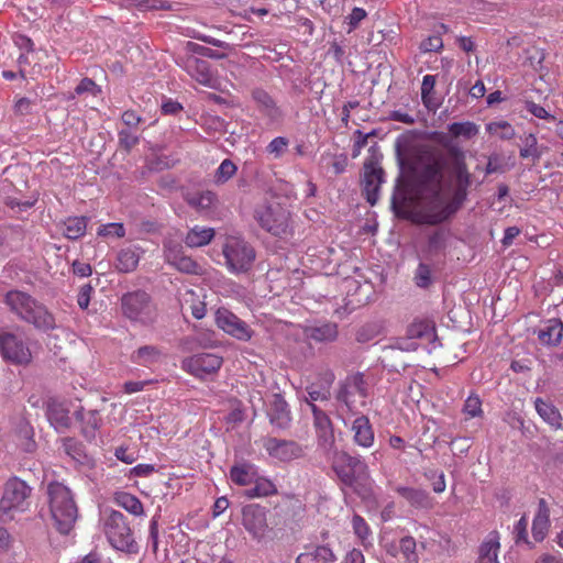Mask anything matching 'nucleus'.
I'll return each instance as SVG.
<instances>
[{
    "instance_id": "obj_1",
    "label": "nucleus",
    "mask_w": 563,
    "mask_h": 563,
    "mask_svg": "<svg viewBox=\"0 0 563 563\" xmlns=\"http://www.w3.org/2000/svg\"><path fill=\"white\" fill-rule=\"evenodd\" d=\"M449 162L442 153L428 155L415 172L420 209L412 210L406 192L395 191L391 210L399 219L415 224L438 225L456 214L467 199L473 175L468 172L464 151L444 143Z\"/></svg>"
},
{
    "instance_id": "obj_2",
    "label": "nucleus",
    "mask_w": 563,
    "mask_h": 563,
    "mask_svg": "<svg viewBox=\"0 0 563 563\" xmlns=\"http://www.w3.org/2000/svg\"><path fill=\"white\" fill-rule=\"evenodd\" d=\"M4 303L20 320L32 324L36 330L48 332L56 328L53 313L30 294L21 290H9Z\"/></svg>"
},
{
    "instance_id": "obj_3",
    "label": "nucleus",
    "mask_w": 563,
    "mask_h": 563,
    "mask_svg": "<svg viewBox=\"0 0 563 563\" xmlns=\"http://www.w3.org/2000/svg\"><path fill=\"white\" fill-rule=\"evenodd\" d=\"M47 496L54 526L59 533L68 534L78 517L71 490L59 482H52L47 486Z\"/></svg>"
},
{
    "instance_id": "obj_4",
    "label": "nucleus",
    "mask_w": 563,
    "mask_h": 563,
    "mask_svg": "<svg viewBox=\"0 0 563 563\" xmlns=\"http://www.w3.org/2000/svg\"><path fill=\"white\" fill-rule=\"evenodd\" d=\"M32 488L26 482L13 476L4 484L3 495L0 499V520L8 522L13 520L14 511H25L29 507V498Z\"/></svg>"
},
{
    "instance_id": "obj_5",
    "label": "nucleus",
    "mask_w": 563,
    "mask_h": 563,
    "mask_svg": "<svg viewBox=\"0 0 563 563\" xmlns=\"http://www.w3.org/2000/svg\"><path fill=\"white\" fill-rule=\"evenodd\" d=\"M103 531L114 549L126 553L139 551L132 530L122 512L111 510L103 519Z\"/></svg>"
},
{
    "instance_id": "obj_6",
    "label": "nucleus",
    "mask_w": 563,
    "mask_h": 563,
    "mask_svg": "<svg viewBox=\"0 0 563 563\" xmlns=\"http://www.w3.org/2000/svg\"><path fill=\"white\" fill-rule=\"evenodd\" d=\"M121 310L125 318L142 325H150L156 319V308L150 294L134 290L121 297Z\"/></svg>"
},
{
    "instance_id": "obj_7",
    "label": "nucleus",
    "mask_w": 563,
    "mask_h": 563,
    "mask_svg": "<svg viewBox=\"0 0 563 563\" xmlns=\"http://www.w3.org/2000/svg\"><path fill=\"white\" fill-rule=\"evenodd\" d=\"M227 268L232 274H245L252 269L256 258V251L251 243L244 239L230 236L222 247Z\"/></svg>"
},
{
    "instance_id": "obj_8",
    "label": "nucleus",
    "mask_w": 563,
    "mask_h": 563,
    "mask_svg": "<svg viewBox=\"0 0 563 563\" xmlns=\"http://www.w3.org/2000/svg\"><path fill=\"white\" fill-rule=\"evenodd\" d=\"M332 468L339 479L349 487L365 479L368 476V467L360 455H351L344 451H334L332 456Z\"/></svg>"
},
{
    "instance_id": "obj_9",
    "label": "nucleus",
    "mask_w": 563,
    "mask_h": 563,
    "mask_svg": "<svg viewBox=\"0 0 563 563\" xmlns=\"http://www.w3.org/2000/svg\"><path fill=\"white\" fill-rule=\"evenodd\" d=\"M0 355L5 362L16 366H26L33 358L24 335L3 329L0 330Z\"/></svg>"
},
{
    "instance_id": "obj_10",
    "label": "nucleus",
    "mask_w": 563,
    "mask_h": 563,
    "mask_svg": "<svg viewBox=\"0 0 563 563\" xmlns=\"http://www.w3.org/2000/svg\"><path fill=\"white\" fill-rule=\"evenodd\" d=\"M255 219L272 235L283 238L289 232V212L279 203L260 206L255 210Z\"/></svg>"
},
{
    "instance_id": "obj_11",
    "label": "nucleus",
    "mask_w": 563,
    "mask_h": 563,
    "mask_svg": "<svg viewBox=\"0 0 563 563\" xmlns=\"http://www.w3.org/2000/svg\"><path fill=\"white\" fill-rule=\"evenodd\" d=\"M251 96L255 102L256 110L265 120L267 126L278 128L283 125L286 112L273 96L263 88L253 89Z\"/></svg>"
},
{
    "instance_id": "obj_12",
    "label": "nucleus",
    "mask_w": 563,
    "mask_h": 563,
    "mask_svg": "<svg viewBox=\"0 0 563 563\" xmlns=\"http://www.w3.org/2000/svg\"><path fill=\"white\" fill-rule=\"evenodd\" d=\"M358 394L361 397H367V384L363 373H355L346 376L339 383L335 399L345 406L347 412L356 415L353 396Z\"/></svg>"
},
{
    "instance_id": "obj_13",
    "label": "nucleus",
    "mask_w": 563,
    "mask_h": 563,
    "mask_svg": "<svg viewBox=\"0 0 563 563\" xmlns=\"http://www.w3.org/2000/svg\"><path fill=\"white\" fill-rule=\"evenodd\" d=\"M175 63L181 67L190 77L197 80L199 84L212 87L216 78L211 71L210 64L191 54H178L175 57Z\"/></svg>"
},
{
    "instance_id": "obj_14",
    "label": "nucleus",
    "mask_w": 563,
    "mask_h": 563,
    "mask_svg": "<svg viewBox=\"0 0 563 563\" xmlns=\"http://www.w3.org/2000/svg\"><path fill=\"white\" fill-rule=\"evenodd\" d=\"M221 356L213 353H199L185 358L181 368L198 378L217 373L222 366Z\"/></svg>"
},
{
    "instance_id": "obj_15",
    "label": "nucleus",
    "mask_w": 563,
    "mask_h": 563,
    "mask_svg": "<svg viewBox=\"0 0 563 563\" xmlns=\"http://www.w3.org/2000/svg\"><path fill=\"white\" fill-rule=\"evenodd\" d=\"M242 525L254 539H262L268 529L266 508L256 504L244 506Z\"/></svg>"
},
{
    "instance_id": "obj_16",
    "label": "nucleus",
    "mask_w": 563,
    "mask_h": 563,
    "mask_svg": "<svg viewBox=\"0 0 563 563\" xmlns=\"http://www.w3.org/2000/svg\"><path fill=\"white\" fill-rule=\"evenodd\" d=\"M263 446L271 457L280 462H290L303 454L301 445L292 440L269 437L264 439Z\"/></svg>"
},
{
    "instance_id": "obj_17",
    "label": "nucleus",
    "mask_w": 563,
    "mask_h": 563,
    "mask_svg": "<svg viewBox=\"0 0 563 563\" xmlns=\"http://www.w3.org/2000/svg\"><path fill=\"white\" fill-rule=\"evenodd\" d=\"M377 162L374 157L366 159L364 163V195L366 201L371 206H375L379 199V188L384 183L385 173L382 167L376 166Z\"/></svg>"
},
{
    "instance_id": "obj_18",
    "label": "nucleus",
    "mask_w": 563,
    "mask_h": 563,
    "mask_svg": "<svg viewBox=\"0 0 563 563\" xmlns=\"http://www.w3.org/2000/svg\"><path fill=\"white\" fill-rule=\"evenodd\" d=\"M216 323L220 329L238 340L247 341L252 336V331L249 325L225 308H219L217 310Z\"/></svg>"
},
{
    "instance_id": "obj_19",
    "label": "nucleus",
    "mask_w": 563,
    "mask_h": 563,
    "mask_svg": "<svg viewBox=\"0 0 563 563\" xmlns=\"http://www.w3.org/2000/svg\"><path fill=\"white\" fill-rule=\"evenodd\" d=\"M318 443L327 452L334 449L335 439L330 417L314 404H310Z\"/></svg>"
},
{
    "instance_id": "obj_20",
    "label": "nucleus",
    "mask_w": 563,
    "mask_h": 563,
    "mask_svg": "<svg viewBox=\"0 0 563 563\" xmlns=\"http://www.w3.org/2000/svg\"><path fill=\"white\" fill-rule=\"evenodd\" d=\"M266 415L269 423L279 430H286L291 423V412L287 401L280 394H273L268 400Z\"/></svg>"
},
{
    "instance_id": "obj_21",
    "label": "nucleus",
    "mask_w": 563,
    "mask_h": 563,
    "mask_svg": "<svg viewBox=\"0 0 563 563\" xmlns=\"http://www.w3.org/2000/svg\"><path fill=\"white\" fill-rule=\"evenodd\" d=\"M63 452L71 459L75 466L79 470H92L96 462L92 456L86 452V448L76 438H64L62 439Z\"/></svg>"
},
{
    "instance_id": "obj_22",
    "label": "nucleus",
    "mask_w": 563,
    "mask_h": 563,
    "mask_svg": "<svg viewBox=\"0 0 563 563\" xmlns=\"http://www.w3.org/2000/svg\"><path fill=\"white\" fill-rule=\"evenodd\" d=\"M536 332L541 344L556 346L563 338V321L559 318L548 319L540 324Z\"/></svg>"
},
{
    "instance_id": "obj_23",
    "label": "nucleus",
    "mask_w": 563,
    "mask_h": 563,
    "mask_svg": "<svg viewBox=\"0 0 563 563\" xmlns=\"http://www.w3.org/2000/svg\"><path fill=\"white\" fill-rule=\"evenodd\" d=\"M351 431L353 432V441L356 445L371 448L374 444L375 434L367 416H357L352 422Z\"/></svg>"
},
{
    "instance_id": "obj_24",
    "label": "nucleus",
    "mask_w": 563,
    "mask_h": 563,
    "mask_svg": "<svg viewBox=\"0 0 563 563\" xmlns=\"http://www.w3.org/2000/svg\"><path fill=\"white\" fill-rule=\"evenodd\" d=\"M307 339L318 343H329L336 340L339 331L336 323L324 322L321 324L307 325L303 329Z\"/></svg>"
},
{
    "instance_id": "obj_25",
    "label": "nucleus",
    "mask_w": 563,
    "mask_h": 563,
    "mask_svg": "<svg viewBox=\"0 0 563 563\" xmlns=\"http://www.w3.org/2000/svg\"><path fill=\"white\" fill-rule=\"evenodd\" d=\"M396 492L415 508L429 509L432 507V498L430 497L429 493L424 489L407 486H397Z\"/></svg>"
},
{
    "instance_id": "obj_26",
    "label": "nucleus",
    "mask_w": 563,
    "mask_h": 563,
    "mask_svg": "<svg viewBox=\"0 0 563 563\" xmlns=\"http://www.w3.org/2000/svg\"><path fill=\"white\" fill-rule=\"evenodd\" d=\"M47 418L56 430L68 429L71 424L69 409L62 402L51 401L47 407Z\"/></svg>"
},
{
    "instance_id": "obj_27",
    "label": "nucleus",
    "mask_w": 563,
    "mask_h": 563,
    "mask_svg": "<svg viewBox=\"0 0 563 563\" xmlns=\"http://www.w3.org/2000/svg\"><path fill=\"white\" fill-rule=\"evenodd\" d=\"M140 251V247L133 245L121 249L117 254L115 268L121 273L135 271L141 257Z\"/></svg>"
},
{
    "instance_id": "obj_28",
    "label": "nucleus",
    "mask_w": 563,
    "mask_h": 563,
    "mask_svg": "<svg viewBox=\"0 0 563 563\" xmlns=\"http://www.w3.org/2000/svg\"><path fill=\"white\" fill-rule=\"evenodd\" d=\"M163 356L162 350L156 345H143L131 354V362L148 367L159 362Z\"/></svg>"
},
{
    "instance_id": "obj_29",
    "label": "nucleus",
    "mask_w": 563,
    "mask_h": 563,
    "mask_svg": "<svg viewBox=\"0 0 563 563\" xmlns=\"http://www.w3.org/2000/svg\"><path fill=\"white\" fill-rule=\"evenodd\" d=\"M534 407L539 416L547 423L555 429L562 428V416L553 404L545 401L542 398H537L534 401Z\"/></svg>"
},
{
    "instance_id": "obj_30",
    "label": "nucleus",
    "mask_w": 563,
    "mask_h": 563,
    "mask_svg": "<svg viewBox=\"0 0 563 563\" xmlns=\"http://www.w3.org/2000/svg\"><path fill=\"white\" fill-rule=\"evenodd\" d=\"M214 238V230L212 228L194 227L190 229L185 238V243L189 247H200L209 244Z\"/></svg>"
},
{
    "instance_id": "obj_31",
    "label": "nucleus",
    "mask_w": 563,
    "mask_h": 563,
    "mask_svg": "<svg viewBox=\"0 0 563 563\" xmlns=\"http://www.w3.org/2000/svg\"><path fill=\"white\" fill-rule=\"evenodd\" d=\"M409 338L423 339L427 341H437L435 328L429 320L413 321L407 330Z\"/></svg>"
},
{
    "instance_id": "obj_32",
    "label": "nucleus",
    "mask_w": 563,
    "mask_h": 563,
    "mask_svg": "<svg viewBox=\"0 0 563 563\" xmlns=\"http://www.w3.org/2000/svg\"><path fill=\"white\" fill-rule=\"evenodd\" d=\"M334 554L328 547H317L312 552L300 553L296 563H330L334 561Z\"/></svg>"
},
{
    "instance_id": "obj_33",
    "label": "nucleus",
    "mask_w": 563,
    "mask_h": 563,
    "mask_svg": "<svg viewBox=\"0 0 563 563\" xmlns=\"http://www.w3.org/2000/svg\"><path fill=\"white\" fill-rule=\"evenodd\" d=\"M256 477L254 466L251 464L234 465L230 470L231 481L240 486H246L253 483Z\"/></svg>"
},
{
    "instance_id": "obj_34",
    "label": "nucleus",
    "mask_w": 563,
    "mask_h": 563,
    "mask_svg": "<svg viewBox=\"0 0 563 563\" xmlns=\"http://www.w3.org/2000/svg\"><path fill=\"white\" fill-rule=\"evenodd\" d=\"M87 217H69L64 221V235L69 240H78L87 230Z\"/></svg>"
},
{
    "instance_id": "obj_35",
    "label": "nucleus",
    "mask_w": 563,
    "mask_h": 563,
    "mask_svg": "<svg viewBox=\"0 0 563 563\" xmlns=\"http://www.w3.org/2000/svg\"><path fill=\"white\" fill-rule=\"evenodd\" d=\"M254 486L245 490V496L249 498L267 497L277 494L275 484L264 477H255Z\"/></svg>"
},
{
    "instance_id": "obj_36",
    "label": "nucleus",
    "mask_w": 563,
    "mask_h": 563,
    "mask_svg": "<svg viewBox=\"0 0 563 563\" xmlns=\"http://www.w3.org/2000/svg\"><path fill=\"white\" fill-rule=\"evenodd\" d=\"M181 54H191L194 56L199 55L212 59H224L227 58L225 53H220L218 51H214L212 48H209L207 46H202L198 43L188 41L184 44Z\"/></svg>"
},
{
    "instance_id": "obj_37",
    "label": "nucleus",
    "mask_w": 563,
    "mask_h": 563,
    "mask_svg": "<svg viewBox=\"0 0 563 563\" xmlns=\"http://www.w3.org/2000/svg\"><path fill=\"white\" fill-rule=\"evenodd\" d=\"M523 146L520 148L521 158H532L539 161L541 157V151L538 147V140L533 133L523 134L520 136Z\"/></svg>"
},
{
    "instance_id": "obj_38",
    "label": "nucleus",
    "mask_w": 563,
    "mask_h": 563,
    "mask_svg": "<svg viewBox=\"0 0 563 563\" xmlns=\"http://www.w3.org/2000/svg\"><path fill=\"white\" fill-rule=\"evenodd\" d=\"M184 255L185 251L180 242L173 239L164 240L163 256L168 265L174 266L178 258H180Z\"/></svg>"
},
{
    "instance_id": "obj_39",
    "label": "nucleus",
    "mask_w": 563,
    "mask_h": 563,
    "mask_svg": "<svg viewBox=\"0 0 563 563\" xmlns=\"http://www.w3.org/2000/svg\"><path fill=\"white\" fill-rule=\"evenodd\" d=\"M494 538L485 541L479 548V563H498L497 551L499 542L497 540V532H494Z\"/></svg>"
},
{
    "instance_id": "obj_40",
    "label": "nucleus",
    "mask_w": 563,
    "mask_h": 563,
    "mask_svg": "<svg viewBox=\"0 0 563 563\" xmlns=\"http://www.w3.org/2000/svg\"><path fill=\"white\" fill-rule=\"evenodd\" d=\"M115 500L119 506L134 516H140L143 514V505L141 500L132 494L120 493L118 494Z\"/></svg>"
},
{
    "instance_id": "obj_41",
    "label": "nucleus",
    "mask_w": 563,
    "mask_h": 563,
    "mask_svg": "<svg viewBox=\"0 0 563 563\" xmlns=\"http://www.w3.org/2000/svg\"><path fill=\"white\" fill-rule=\"evenodd\" d=\"M486 131L501 140H511L516 136L512 125L504 120L489 122L486 124Z\"/></svg>"
},
{
    "instance_id": "obj_42",
    "label": "nucleus",
    "mask_w": 563,
    "mask_h": 563,
    "mask_svg": "<svg viewBox=\"0 0 563 563\" xmlns=\"http://www.w3.org/2000/svg\"><path fill=\"white\" fill-rule=\"evenodd\" d=\"M399 552L404 555L407 563H418L419 556L417 554V543L416 540L411 536H406L400 539Z\"/></svg>"
},
{
    "instance_id": "obj_43",
    "label": "nucleus",
    "mask_w": 563,
    "mask_h": 563,
    "mask_svg": "<svg viewBox=\"0 0 563 563\" xmlns=\"http://www.w3.org/2000/svg\"><path fill=\"white\" fill-rule=\"evenodd\" d=\"M18 439H19L18 445L24 452L32 453L35 451L36 443L33 439V429L27 423L20 426L19 431H18Z\"/></svg>"
},
{
    "instance_id": "obj_44",
    "label": "nucleus",
    "mask_w": 563,
    "mask_h": 563,
    "mask_svg": "<svg viewBox=\"0 0 563 563\" xmlns=\"http://www.w3.org/2000/svg\"><path fill=\"white\" fill-rule=\"evenodd\" d=\"M238 170L236 165L229 158H225L222 161L220 166L217 168L214 173V184L216 185H223L225 184L230 178H232Z\"/></svg>"
},
{
    "instance_id": "obj_45",
    "label": "nucleus",
    "mask_w": 563,
    "mask_h": 563,
    "mask_svg": "<svg viewBox=\"0 0 563 563\" xmlns=\"http://www.w3.org/2000/svg\"><path fill=\"white\" fill-rule=\"evenodd\" d=\"M141 136L131 129H122L118 132V144L121 150L130 153L132 148L139 145Z\"/></svg>"
},
{
    "instance_id": "obj_46",
    "label": "nucleus",
    "mask_w": 563,
    "mask_h": 563,
    "mask_svg": "<svg viewBox=\"0 0 563 563\" xmlns=\"http://www.w3.org/2000/svg\"><path fill=\"white\" fill-rule=\"evenodd\" d=\"M217 195L213 191L206 190L189 198L188 203L197 209L208 210L217 202Z\"/></svg>"
},
{
    "instance_id": "obj_47",
    "label": "nucleus",
    "mask_w": 563,
    "mask_h": 563,
    "mask_svg": "<svg viewBox=\"0 0 563 563\" xmlns=\"http://www.w3.org/2000/svg\"><path fill=\"white\" fill-rule=\"evenodd\" d=\"M178 272L189 275H202V266L188 255H184L173 266Z\"/></svg>"
},
{
    "instance_id": "obj_48",
    "label": "nucleus",
    "mask_w": 563,
    "mask_h": 563,
    "mask_svg": "<svg viewBox=\"0 0 563 563\" xmlns=\"http://www.w3.org/2000/svg\"><path fill=\"white\" fill-rule=\"evenodd\" d=\"M449 131L454 137L464 136L471 139L478 133V128L473 122H454L449 125Z\"/></svg>"
},
{
    "instance_id": "obj_49",
    "label": "nucleus",
    "mask_w": 563,
    "mask_h": 563,
    "mask_svg": "<svg viewBox=\"0 0 563 563\" xmlns=\"http://www.w3.org/2000/svg\"><path fill=\"white\" fill-rule=\"evenodd\" d=\"M98 411L90 410L87 412L85 421L81 423V434L85 439L91 441L96 437V430L99 428Z\"/></svg>"
},
{
    "instance_id": "obj_50",
    "label": "nucleus",
    "mask_w": 563,
    "mask_h": 563,
    "mask_svg": "<svg viewBox=\"0 0 563 563\" xmlns=\"http://www.w3.org/2000/svg\"><path fill=\"white\" fill-rule=\"evenodd\" d=\"M463 412L471 418L481 417L483 415L482 400L478 395L471 394L463 406Z\"/></svg>"
},
{
    "instance_id": "obj_51",
    "label": "nucleus",
    "mask_w": 563,
    "mask_h": 563,
    "mask_svg": "<svg viewBox=\"0 0 563 563\" xmlns=\"http://www.w3.org/2000/svg\"><path fill=\"white\" fill-rule=\"evenodd\" d=\"M289 145V140L284 136H277L273 139L268 145L266 146V152L274 156V158H279L286 152Z\"/></svg>"
},
{
    "instance_id": "obj_52",
    "label": "nucleus",
    "mask_w": 563,
    "mask_h": 563,
    "mask_svg": "<svg viewBox=\"0 0 563 563\" xmlns=\"http://www.w3.org/2000/svg\"><path fill=\"white\" fill-rule=\"evenodd\" d=\"M416 285L420 288H428L431 283V268L428 264L420 263L415 274Z\"/></svg>"
},
{
    "instance_id": "obj_53",
    "label": "nucleus",
    "mask_w": 563,
    "mask_h": 563,
    "mask_svg": "<svg viewBox=\"0 0 563 563\" xmlns=\"http://www.w3.org/2000/svg\"><path fill=\"white\" fill-rule=\"evenodd\" d=\"M97 234L99 236H115L123 238L125 235V229L123 223L112 222L108 224H102L99 227Z\"/></svg>"
},
{
    "instance_id": "obj_54",
    "label": "nucleus",
    "mask_w": 563,
    "mask_h": 563,
    "mask_svg": "<svg viewBox=\"0 0 563 563\" xmlns=\"http://www.w3.org/2000/svg\"><path fill=\"white\" fill-rule=\"evenodd\" d=\"M435 76L426 75L421 84V100L423 104L429 108L431 106V92L435 86Z\"/></svg>"
},
{
    "instance_id": "obj_55",
    "label": "nucleus",
    "mask_w": 563,
    "mask_h": 563,
    "mask_svg": "<svg viewBox=\"0 0 563 563\" xmlns=\"http://www.w3.org/2000/svg\"><path fill=\"white\" fill-rule=\"evenodd\" d=\"M101 92L100 87L90 78H84L75 88V93L80 96L84 93H90L92 96H98Z\"/></svg>"
},
{
    "instance_id": "obj_56",
    "label": "nucleus",
    "mask_w": 563,
    "mask_h": 563,
    "mask_svg": "<svg viewBox=\"0 0 563 563\" xmlns=\"http://www.w3.org/2000/svg\"><path fill=\"white\" fill-rule=\"evenodd\" d=\"M121 121L125 125L124 129L136 130L144 122V119L134 110L129 109L121 114Z\"/></svg>"
},
{
    "instance_id": "obj_57",
    "label": "nucleus",
    "mask_w": 563,
    "mask_h": 563,
    "mask_svg": "<svg viewBox=\"0 0 563 563\" xmlns=\"http://www.w3.org/2000/svg\"><path fill=\"white\" fill-rule=\"evenodd\" d=\"M443 47V41L439 35H432L420 43V51L423 53L439 52Z\"/></svg>"
},
{
    "instance_id": "obj_58",
    "label": "nucleus",
    "mask_w": 563,
    "mask_h": 563,
    "mask_svg": "<svg viewBox=\"0 0 563 563\" xmlns=\"http://www.w3.org/2000/svg\"><path fill=\"white\" fill-rule=\"evenodd\" d=\"M525 109L539 119L555 121V117L550 114L542 106L533 101H526Z\"/></svg>"
},
{
    "instance_id": "obj_59",
    "label": "nucleus",
    "mask_w": 563,
    "mask_h": 563,
    "mask_svg": "<svg viewBox=\"0 0 563 563\" xmlns=\"http://www.w3.org/2000/svg\"><path fill=\"white\" fill-rule=\"evenodd\" d=\"M306 391H307V395H308L307 404H308L309 407H310V404H313V401L328 400L329 397H330L329 390L319 389L314 385L308 386L306 388Z\"/></svg>"
},
{
    "instance_id": "obj_60",
    "label": "nucleus",
    "mask_w": 563,
    "mask_h": 563,
    "mask_svg": "<svg viewBox=\"0 0 563 563\" xmlns=\"http://www.w3.org/2000/svg\"><path fill=\"white\" fill-rule=\"evenodd\" d=\"M352 526L355 534L361 539H366L369 536V528L366 521L358 515H354Z\"/></svg>"
},
{
    "instance_id": "obj_61",
    "label": "nucleus",
    "mask_w": 563,
    "mask_h": 563,
    "mask_svg": "<svg viewBox=\"0 0 563 563\" xmlns=\"http://www.w3.org/2000/svg\"><path fill=\"white\" fill-rule=\"evenodd\" d=\"M92 291H93V288L91 287L90 284H85L84 286L80 287V290H79V294L77 297V303L80 309L85 310L88 308Z\"/></svg>"
},
{
    "instance_id": "obj_62",
    "label": "nucleus",
    "mask_w": 563,
    "mask_h": 563,
    "mask_svg": "<svg viewBox=\"0 0 563 563\" xmlns=\"http://www.w3.org/2000/svg\"><path fill=\"white\" fill-rule=\"evenodd\" d=\"M528 521L525 517L517 521L514 528L515 541L519 543L520 541L528 542V532H527Z\"/></svg>"
},
{
    "instance_id": "obj_63",
    "label": "nucleus",
    "mask_w": 563,
    "mask_h": 563,
    "mask_svg": "<svg viewBox=\"0 0 563 563\" xmlns=\"http://www.w3.org/2000/svg\"><path fill=\"white\" fill-rule=\"evenodd\" d=\"M366 18V11L362 8H353L352 12L349 14L347 16V20H349V26H350V32L352 30H355L360 22Z\"/></svg>"
},
{
    "instance_id": "obj_64",
    "label": "nucleus",
    "mask_w": 563,
    "mask_h": 563,
    "mask_svg": "<svg viewBox=\"0 0 563 563\" xmlns=\"http://www.w3.org/2000/svg\"><path fill=\"white\" fill-rule=\"evenodd\" d=\"M73 273L79 277H88L92 274V267L88 263L80 262L78 260L74 261L71 264Z\"/></svg>"
}]
</instances>
